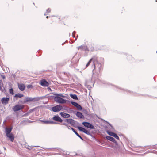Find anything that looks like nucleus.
Returning a JSON list of instances; mask_svg holds the SVG:
<instances>
[{
	"label": "nucleus",
	"instance_id": "nucleus-14",
	"mask_svg": "<svg viewBox=\"0 0 157 157\" xmlns=\"http://www.w3.org/2000/svg\"><path fill=\"white\" fill-rule=\"evenodd\" d=\"M32 101V98L27 97L25 98L23 101L21 102V104H24L26 102Z\"/></svg>",
	"mask_w": 157,
	"mask_h": 157
},
{
	"label": "nucleus",
	"instance_id": "nucleus-51",
	"mask_svg": "<svg viewBox=\"0 0 157 157\" xmlns=\"http://www.w3.org/2000/svg\"><path fill=\"white\" fill-rule=\"evenodd\" d=\"M68 121H69V118L65 119V120H63V121L64 122H65L68 123Z\"/></svg>",
	"mask_w": 157,
	"mask_h": 157
},
{
	"label": "nucleus",
	"instance_id": "nucleus-60",
	"mask_svg": "<svg viewBox=\"0 0 157 157\" xmlns=\"http://www.w3.org/2000/svg\"><path fill=\"white\" fill-rule=\"evenodd\" d=\"M22 101V99H21V100H20L19 101V102H20V103H21V102H22V101Z\"/></svg>",
	"mask_w": 157,
	"mask_h": 157
},
{
	"label": "nucleus",
	"instance_id": "nucleus-24",
	"mask_svg": "<svg viewBox=\"0 0 157 157\" xmlns=\"http://www.w3.org/2000/svg\"><path fill=\"white\" fill-rule=\"evenodd\" d=\"M70 96L71 98L74 99L78 100L77 95L75 94H70Z\"/></svg>",
	"mask_w": 157,
	"mask_h": 157
},
{
	"label": "nucleus",
	"instance_id": "nucleus-43",
	"mask_svg": "<svg viewBox=\"0 0 157 157\" xmlns=\"http://www.w3.org/2000/svg\"><path fill=\"white\" fill-rule=\"evenodd\" d=\"M36 147V146H28V147H26L27 149H31L33 147Z\"/></svg>",
	"mask_w": 157,
	"mask_h": 157
},
{
	"label": "nucleus",
	"instance_id": "nucleus-4",
	"mask_svg": "<svg viewBox=\"0 0 157 157\" xmlns=\"http://www.w3.org/2000/svg\"><path fill=\"white\" fill-rule=\"evenodd\" d=\"M24 106L20 104H16L13 107V109L14 112L20 111L24 108Z\"/></svg>",
	"mask_w": 157,
	"mask_h": 157
},
{
	"label": "nucleus",
	"instance_id": "nucleus-64",
	"mask_svg": "<svg viewBox=\"0 0 157 157\" xmlns=\"http://www.w3.org/2000/svg\"><path fill=\"white\" fill-rule=\"evenodd\" d=\"M48 17H49L48 16H46V18H48Z\"/></svg>",
	"mask_w": 157,
	"mask_h": 157
},
{
	"label": "nucleus",
	"instance_id": "nucleus-61",
	"mask_svg": "<svg viewBox=\"0 0 157 157\" xmlns=\"http://www.w3.org/2000/svg\"><path fill=\"white\" fill-rule=\"evenodd\" d=\"M4 150H5V151H6V148L5 147H3Z\"/></svg>",
	"mask_w": 157,
	"mask_h": 157
},
{
	"label": "nucleus",
	"instance_id": "nucleus-33",
	"mask_svg": "<svg viewBox=\"0 0 157 157\" xmlns=\"http://www.w3.org/2000/svg\"><path fill=\"white\" fill-rule=\"evenodd\" d=\"M9 93L12 95L14 94V90L12 88L9 89Z\"/></svg>",
	"mask_w": 157,
	"mask_h": 157
},
{
	"label": "nucleus",
	"instance_id": "nucleus-13",
	"mask_svg": "<svg viewBox=\"0 0 157 157\" xmlns=\"http://www.w3.org/2000/svg\"><path fill=\"white\" fill-rule=\"evenodd\" d=\"M6 136L8 138L11 142H13L14 140V137L12 133L6 135Z\"/></svg>",
	"mask_w": 157,
	"mask_h": 157
},
{
	"label": "nucleus",
	"instance_id": "nucleus-56",
	"mask_svg": "<svg viewBox=\"0 0 157 157\" xmlns=\"http://www.w3.org/2000/svg\"><path fill=\"white\" fill-rule=\"evenodd\" d=\"M71 119H71V118H69V121H68V124H70V122H71Z\"/></svg>",
	"mask_w": 157,
	"mask_h": 157
},
{
	"label": "nucleus",
	"instance_id": "nucleus-45",
	"mask_svg": "<svg viewBox=\"0 0 157 157\" xmlns=\"http://www.w3.org/2000/svg\"><path fill=\"white\" fill-rule=\"evenodd\" d=\"M33 86L32 85H29L27 86V88L28 89H29L30 88H32L33 87Z\"/></svg>",
	"mask_w": 157,
	"mask_h": 157
},
{
	"label": "nucleus",
	"instance_id": "nucleus-8",
	"mask_svg": "<svg viewBox=\"0 0 157 157\" xmlns=\"http://www.w3.org/2000/svg\"><path fill=\"white\" fill-rule=\"evenodd\" d=\"M78 49H81V51H89V49L88 48L87 46L86 45H82L78 47Z\"/></svg>",
	"mask_w": 157,
	"mask_h": 157
},
{
	"label": "nucleus",
	"instance_id": "nucleus-41",
	"mask_svg": "<svg viewBox=\"0 0 157 157\" xmlns=\"http://www.w3.org/2000/svg\"><path fill=\"white\" fill-rule=\"evenodd\" d=\"M82 110V112H83L86 114H87V115H88V111L87 110H86V109H83Z\"/></svg>",
	"mask_w": 157,
	"mask_h": 157
},
{
	"label": "nucleus",
	"instance_id": "nucleus-44",
	"mask_svg": "<svg viewBox=\"0 0 157 157\" xmlns=\"http://www.w3.org/2000/svg\"><path fill=\"white\" fill-rule=\"evenodd\" d=\"M66 122H64L63 121V122H62V124H62V125H65L67 127H68V124L66 123Z\"/></svg>",
	"mask_w": 157,
	"mask_h": 157
},
{
	"label": "nucleus",
	"instance_id": "nucleus-32",
	"mask_svg": "<svg viewBox=\"0 0 157 157\" xmlns=\"http://www.w3.org/2000/svg\"><path fill=\"white\" fill-rule=\"evenodd\" d=\"M71 104L73 106H75V107L78 104V103L74 101H71Z\"/></svg>",
	"mask_w": 157,
	"mask_h": 157
},
{
	"label": "nucleus",
	"instance_id": "nucleus-53",
	"mask_svg": "<svg viewBox=\"0 0 157 157\" xmlns=\"http://www.w3.org/2000/svg\"><path fill=\"white\" fill-rule=\"evenodd\" d=\"M94 140H95L96 141L98 142H99V140H98V139H97L95 137L94 138Z\"/></svg>",
	"mask_w": 157,
	"mask_h": 157
},
{
	"label": "nucleus",
	"instance_id": "nucleus-16",
	"mask_svg": "<svg viewBox=\"0 0 157 157\" xmlns=\"http://www.w3.org/2000/svg\"><path fill=\"white\" fill-rule=\"evenodd\" d=\"M76 128H78L80 131H82L85 134L88 131L87 130L82 127L78 126Z\"/></svg>",
	"mask_w": 157,
	"mask_h": 157
},
{
	"label": "nucleus",
	"instance_id": "nucleus-25",
	"mask_svg": "<svg viewBox=\"0 0 157 157\" xmlns=\"http://www.w3.org/2000/svg\"><path fill=\"white\" fill-rule=\"evenodd\" d=\"M102 83L104 84V86L106 87L112 86L111 84L105 81H103Z\"/></svg>",
	"mask_w": 157,
	"mask_h": 157
},
{
	"label": "nucleus",
	"instance_id": "nucleus-29",
	"mask_svg": "<svg viewBox=\"0 0 157 157\" xmlns=\"http://www.w3.org/2000/svg\"><path fill=\"white\" fill-rule=\"evenodd\" d=\"M39 101V98L38 97L32 98V101L35 102Z\"/></svg>",
	"mask_w": 157,
	"mask_h": 157
},
{
	"label": "nucleus",
	"instance_id": "nucleus-26",
	"mask_svg": "<svg viewBox=\"0 0 157 157\" xmlns=\"http://www.w3.org/2000/svg\"><path fill=\"white\" fill-rule=\"evenodd\" d=\"M90 123L86 122V121H84L83 122L82 124L85 127L88 128L89 126V124H90Z\"/></svg>",
	"mask_w": 157,
	"mask_h": 157
},
{
	"label": "nucleus",
	"instance_id": "nucleus-57",
	"mask_svg": "<svg viewBox=\"0 0 157 157\" xmlns=\"http://www.w3.org/2000/svg\"><path fill=\"white\" fill-rule=\"evenodd\" d=\"M13 77L14 78L16 76V75L15 74L12 75Z\"/></svg>",
	"mask_w": 157,
	"mask_h": 157
},
{
	"label": "nucleus",
	"instance_id": "nucleus-34",
	"mask_svg": "<svg viewBox=\"0 0 157 157\" xmlns=\"http://www.w3.org/2000/svg\"><path fill=\"white\" fill-rule=\"evenodd\" d=\"M89 51H94V47L92 45L89 47Z\"/></svg>",
	"mask_w": 157,
	"mask_h": 157
},
{
	"label": "nucleus",
	"instance_id": "nucleus-49",
	"mask_svg": "<svg viewBox=\"0 0 157 157\" xmlns=\"http://www.w3.org/2000/svg\"><path fill=\"white\" fill-rule=\"evenodd\" d=\"M2 86H0V90L2 92H3L4 91V90H6L5 89V87H3V89L2 88Z\"/></svg>",
	"mask_w": 157,
	"mask_h": 157
},
{
	"label": "nucleus",
	"instance_id": "nucleus-30",
	"mask_svg": "<svg viewBox=\"0 0 157 157\" xmlns=\"http://www.w3.org/2000/svg\"><path fill=\"white\" fill-rule=\"evenodd\" d=\"M76 107L78 109V110L80 111H81L82 110V107L81 105L78 104Z\"/></svg>",
	"mask_w": 157,
	"mask_h": 157
},
{
	"label": "nucleus",
	"instance_id": "nucleus-39",
	"mask_svg": "<svg viewBox=\"0 0 157 157\" xmlns=\"http://www.w3.org/2000/svg\"><path fill=\"white\" fill-rule=\"evenodd\" d=\"M92 62V59H90L89 61L88 62L86 66V67H88L90 64Z\"/></svg>",
	"mask_w": 157,
	"mask_h": 157
},
{
	"label": "nucleus",
	"instance_id": "nucleus-40",
	"mask_svg": "<svg viewBox=\"0 0 157 157\" xmlns=\"http://www.w3.org/2000/svg\"><path fill=\"white\" fill-rule=\"evenodd\" d=\"M54 95H57L58 96H59L60 97L65 98L66 96L64 95H63V94H55Z\"/></svg>",
	"mask_w": 157,
	"mask_h": 157
},
{
	"label": "nucleus",
	"instance_id": "nucleus-11",
	"mask_svg": "<svg viewBox=\"0 0 157 157\" xmlns=\"http://www.w3.org/2000/svg\"><path fill=\"white\" fill-rule=\"evenodd\" d=\"M9 99V97H3L1 99V101L2 104L6 105L8 103Z\"/></svg>",
	"mask_w": 157,
	"mask_h": 157
},
{
	"label": "nucleus",
	"instance_id": "nucleus-18",
	"mask_svg": "<svg viewBox=\"0 0 157 157\" xmlns=\"http://www.w3.org/2000/svg\"><path fill=\"white\" fill-rule=\"evenodd\" d=\"M18 88L21 91H23L25 90V86L24 84H18Z\"/></svg>",
	"mask_w": 157,
	"mask_h": 157
},
{
	"label": "nucleus",
	"instance_id": "nucleus-35",
	"mask_svg": "<svg viewBox=\"0 0 157 157\" xmlns=\"http://www.w3.org/2000/svg\"><path fill=\"white\" fill-rule=\"evenodd\" d=\"M86 134L90 136L93 139L95 137L93 135L91 134L88 131L86 133Z\"/></svg>",
	"mask_w": 157,
	"mask_h": 157
},
{
	"label": "nucleus",
	"instance_id": "nucleus-63",
	"mask_svg": "<svg viewBox=\"0 0 157 157\" xmlns=\"http://www.w3.org/2000/svg\"><path fill=\"white\" fill-rule=\"evenodd\" d=\"M68 153H69V152H68V153H67L66 152V153H65L64 154H66V155H70L69 154H68Z\"/></svg>",
	"mask_w": 157,
	"mask_h": 157
},
{
	"label": "nucleus",
	"instance_id": "nucleus-54",
	"mask_svg": "<svg viewBox=\"0 0 157 157\" xmlns=\"http://www.w3.org/2000/svg\"><path fill=\"white\" fill-rule=\"evenodd\" d=\"M1 76L3 79H4L5 78V75H2V74L1 75Z\"/></svg>",
	"mask_w": 157,
	"mask_h": 157
},
{
	"label": "nucleus",
	"instance_id": "nucleus-23",
	"mask_svg": "<svg viewBox=\"0 0 157 157\" xmlns=\"http://www.w3.org/2000/svg\"><path fill=\"white\" fill-rule=\"evenodd\" d=\"M91 59H92V61H93V64H95L97 63V62H98L97 60V57L96 56H94Z\"/></svg>",
	"mask_w": 157,
	"mask_h": 157
},
{
	"label": "nucleus",
	"instance_id": "nucleus-12",
	"mask_svg": "<svg viewBox=\"0 0 157 157\" xmlns=\"http://www.w3.org/2000/svg\"><path fill=\"white\" fill-rule=\"evenodd\" d=\"M59 114L62 117L64 118H67L70 117V115L69 114L63 112H60Z\"/></svg>",
	"mask_w": 157,
	"mask_h": 157
},
{
	"label": "nucleus",
	"instance_id": "nucleus-62",
	"mask_svg": "<svg viewBox=\"0 0 157 157\" xmlns=\"http://www.w3.org/2000/svg\"><path fill=\"white\" fill-rule=\"evenodd\" d=\"M68 153H69V152H68V153H67L66 152V153H65L64 154H66V155H70L69 154H68Z\"/></svg>",
	"mask_w": 157,
	"mask_h": 157
},
{
	"label": "nucleus",
	"instance_id": "nucleus-3",
	"mask_svg": "<svg viewBox=\"0 0 157 157\" xmlns=\"http://www.w3.org/2000/svg\"><path fill=\"white\" fill-rule=\"evenodd\" d=\"M63 107L59 105H56L55 106L52 107L51 108V110L54 112H59L62 109Z\"/></svg>",
	"mask_w": 157,
	"mask_h": 157
},
{
	"label": "nucleus",
	"instance_id": "nucleus-5",
	"mask_svg": "<svg viewBox=\"0 0 157 157\" xmlns=\"http://www.w3.org/2000/svg\"><path fill=\"white\" fill-rule=\"evenodd\" d=\"M107 132L109 136H112L117 140H119V137L116 133L108 130L107 131Z\"/></svg>",
	"mask_w": 157,
	"mask_h": 157
},
{
	"label": "nucleus",
	"instance_id": "nucleus-37",
	"mask_svg": "<svg viewBox=\"0 0 157 157\" xmlns=\"http://www.w3.org/2000/svg\"><path fill=\"white\" fill-rule=\"evenodd\" d=\"M75 120L72 119H71V121L70 122V124H71V126H73L75 124Z\"/></svg>",
	"mask_w": 157,
	"mask_h": 157
},
{
	"label": "nucleus",
	"instance_id": "nucleus-15",
	"mask_svg": "<svg viewBox=\"0 0 157 157\" xmlns=\"http://www.w3.org/2000/svg\"><path fill=\"white\" fill-rule=\"evenodd\" d=\"M13 129V127L11 126L10 128H8L7 127H6L5 128V133L6 135L9 134L11 133V132Z\"/></svg>",
	"mask_w": 157,
	"mask_h": 157
},
{
	"label": "nucleus",
	"instance_id": "nucleus-28",
	"mask_svg": "<svg viewBox=\"0 0 157 157\" xmlns=\"http://www.w3.org/2000/svg\"><path fill=\"white\" fill-rule=\"evenodd\" d=\"M40 121L41 122H43L44 124H49V121L46 120H40Z\"/></svg>",
	"mask_w": 157,
	"mask_h": 157
},
{
	"label": "nucleus",
	"instance_id": "nucleus-52",
	"mask_svg": "<svg viewBox=\"0 0 157 157\" xmlns=\"http://www.w3.org/2000/svg\"><path fill=\"white\" fill-rule=\"evenodd\" d=\"M51 11V10L49 8H48L46 10L47 13H49Z\"/></svg>",
	"mask_w": 157,
	"mask_h": 157
},
{
	"label": "nucleus",
	"instance_id": "nucleus-59",
	"mask_svg": "<svg viewBox=\"0 0 157 157\" xmlns=\"http://www.w3.org/2000/svg\"><path fill=\"white\" fill-rule=\"evenodd\" d=\"M48 90H52L51 89L50 87H48Z\"/></svg>",
	"mask_w": 157,
	"mask_h": 157
},
{
	"label": "nucleus",
	"instance_id": "nucleus-27",
	"mask_svg": "<svg viewBox=\"0 0 157 157\" xmlns=\"http://www.w3.org/2000/svg\"><path fill=\"white\" fill-rule=\"evenodd\" d=\"M36 109V108H35L29 110L28 111L27 113L26 114H29L30 113H32V112L34 111Z\"/></svg>",
	"mask_w": 157,
	"mask_h": 157
},
{
	"label": "nucleus",
	"instance_id": "nucleus-58",
	"mask_svg": "<svg viewBox=\"0 0 157 157\" xmlns=\"http://www.w3.org/2000/svg\"><path fill=\"white\" fill-rule=\"evenodd\" d=\"M59 149L58 150H59V151H61V150H62V151H63V152H65V151H64L63 150H61V149H60V148H59Z\"/></svg>",
	"mask_w": 157,
	"mask_h": 157
},
{
	"label": "nucleus",
	"instance_id": "nucleus-38",
	"mask_svg": "<svg viewBox=\"0 0 157 157\" xmlns=\"http://www.w3.org/2000/svg\"><path fill=\"white\" fill-rule=\"evenodd\" d=\"M47 95H46L44 96H41L40 97H38V98H39V100H42L45 98H47Z\"/></svg>",
	"mask_w": 157,
	"mask_h": 157
},
{
	"label": "nucleus",
	"instance_id": "nucleus-6",
	"mask_svg": "<svg viewBox=\"0 0 157 157\" xmlns=\"http://www.w3.org/2000/svg\"><path fill=\"white\" fill-rule=\"evenodd\" d=\"M91 79L90 78H89V79H86L85 80V86L87 87L89 90H90L91 88V86L90 85V83L91 82Z\"/></svg>",
	"mask_w": 157,
	"mask_h": 157
},
{
	"label": "nucleus",
	"instance_id": "nucleus-22",
	"mask_svg": "<svg viewBox=\"0 0 157 157\" xmlns=\"http://www.w3.org/2000/svg\"><path fill=\"white\" fill-rule=\"evenodd\" d=\"M24 96L23 94H20L17 93L15 94L14 96V97L16 98L17 99L18 98H21Z\"/></svg>",
	"mask_w": 157,
	"mask_h": 157
},
{
	"label": "nucleus",
	"instance_id": "nucleus-2",
	"mask_svg": "<svg viewBox=\"0 0 157 157\" xmlns=\"http://www.w3.org/2000/svg\"><path fill=\"white\" fill-rule=\"evenodd\" d=\"M55 95V97L54 101L60 104L65 103L67 101V100L63 98H62L60 97L59 96H58L57 95Z\"/></svg>",
	"mask_w": 157,
	"mask_h": 157
},
{
	"label": "nucleus",
	"instance_id": "nucleus-20",
	"mask_svg": "<svg viewBox=\"0 0 157 157\" xmlns=\"http://www.w3.org/2000/svg\"><path fill=\"white\" fill-rule=\"evenodd\" d=\"M70 128L77 136L79 137L82 140H84L83 138L75 131V130L72 127H70Z\"/></svg>",
	"mask_w": 157,
	"mask_h": 157
},
{
	"label": "nucleus",
	"instance_id": "nucleus-50",
	"mask_svg": "<svg viewBox=\"0 0 157 157\" xmlns=\"http://www.w3.org/2000/svg\"><path fill=\"white\" fill-rule=\"evenodd\" d=\"M98 143L100 144H101L102 145H104V142H103V141H101L99 140V142Z\"/></svg>",
	"mask_w": 157,
	"mask_h": 157
},
{
	"label": "nucleus",
	"instance_id": "nucleus-46",
	"mask_svg": "<svg viewBox=\"0 0 157 157\" xmlns=\"http://www.w3.org/2000/svg\"><path fill=\"white\" fill-rule=\"evenodd\" d=\"M76 33V32L75 31H74L72 33V36L73 37V38H75V34Z\"/></svg>",
	"mask_w": 157,
	"mask_h": 157
},
{
	"label": "nucleus",
	"instance_id": "nucleus-42",
	"mask_svg": "<svg viewBox=\"0 0 157 157\" xmlns=\"http://www.w3.org/2000/svg\"><path fill=\"white\" fill-rule=\"evenodd\" d=\"M49 124H59V123H58L57 122H54L53 121H49Z\"/></svg>",
	"mask_w": 157,
	"mask_h": 157
},
{
	"label": "nucleus",
	"instance_id": "nucleus-21",
	"mask_svg": "<svg viewBox=\"0 0 157 157\" xmlns=\"http://www.w3.org/2000/svg\"><path fill=\"white\" fill-rule=\"evenodd\" d=\"M70 153V155L71 156H82V153H79L78 154L76 152H71L69 153Z\"/></svg>",
	"mask_w": 157,
	"mask_h": 157
},
{
	"label": "nucleus",
	"instance_id": "nucleus-47",
	"mask_svg": "<svg viewBox=\"0 0 157 157\" xmlns=\"http://www.w3.org/2000/svg\"><path fill=\"white\" fill-rule=\"evenodd\" d=\"M3 83L2 80H0V86H2L3 87Z\"/></svg>",
	"mask_w": 157,
	"mask_h": 157
},
{
	"label": "nucleus",
	"instance_id": "nucleus-9",
	"mask_svg": "<svg viewBox=\"0 0 157 157\" xmlns=\"http://www.w3.org/2000/svg\"><path fill=\"white\" fill-rule=\"evenodd\" d=\"M52 119L54 121L59 122L60 123H62L63 120L58 115L54 116L52 118Z\"/></svg>",
	"mask_w": 157,
	"mask_h": 157
},
{
	"label": "nucleus",
	"instance_id": "nucleus-17",
	"mask_svg": "<svg viewBox=\"0 0 157 157\" xmlns=\"http://www.w3.org/2000/svg\"><path fill=\"white\" fill-rule=\"evenodd\" d=\"M54 94H50V95H49L48 94H47V98L48 99L47 102H46L45 103H44V104H47V103L48 102V100L49 99H54L55 100V96L54 95H55Z\"/></svg>",
	"mask_w": 157,
	"mask_h": 157
},
{
	"label": "nucleus",
	"instance_id": "nucleus-36",
	"mask_svg": "<svg viewBox=\"0 0 157 157\" xmlns=\"http://www.w3.org/2000/svg\"><path fill=\"white\" fill-rule=\"evenodd\" d=\"M118 88L119 89H120L121 90H124V91H126L127 92H128L129 93H131L132 92L131 91H130V90H125L124 89H122L121 88Z\"/></svg>",
	"mask_w": 157,
	"mask_h": 157
},
{
	"label": "nucleus",
	"instance_id": "nucleus-7",
	"mask_svg": "<svg viewBox=\"0 0 157 157\" xmlns=\"http://www.w3.org/2000/svg\"><path fill=\"white\" fill-rule=\"evenodd\" d=\"M105 138L107 140L114 142L115 143V146H118L117 142L113 137L110 136H106Z\"/></svg>",
	"mask_w": 157,
	"mask_h": 157
},
{
	"label": "nucleus",
	"instance_id": "nucleus-48",
	"mask_svg": "<svg viewBox=\"0 0 157 157\" xmlns=\"http://www.w3.org/2000/svg\"><path fill=\"white\" fill-rule=\"evenodd\" d=\"M64 110H67L68 109H69V110H70L72 111L71 109V108H69V107H65L64 108Z\"/></svg>",
	"mask_w": 157,
	"mask_h": 157
},
{
	"label": "nucleus",
	"instance_id": "nucleus-31",
	"mask_svg": "<svg viewBox=\"0 0 157 157\" xmlns=\"http://www.w3.org/2000/svg\"><path fill=\"white\" fill-rule=\"evenodd\" d=\"M90 129H94L95 128L94 126L90 123L89 125V127L88 128Z\"/></svg>",
	"mask_w": 157,
	"mask_h": 157
},
{
	"label": "nucleus",
	"instance_id": "nucleus-55",
	"mask_svg": "<svg viewBox=\"0 0 157 157\" xmlns=\"http://www.w3.org/2000/svg\"><path fill=\"white\" fill-rule=\"evenodd\" d=\"M108 123L109 124V125L110 126L112 129L114 128L113 126L109 122H108Z\"/></svg>",
	"mask_w": 157,
	"mask_h": 157
},
{
	"label": "nucleus",
	"instance_id": "nucleus-10",
	"mask_svg": "<svg viewBox=\"0 0 157 157\" xmlns=\"http://www.w3.org/2000/svg\"><path fill=\"white\" fill-rule=\"evenodd\" d=\"M40 84L44 87H48L49 86L48 82L45 79L41 80Z\"/></svg>",
	"mask_w": 157,
	"mask_h": 157
},
{
	"label": "nucleus",
	"instance_id": "nucleus-1",
	"mask_svg": "<svg viewBox=\"0 0 157 157\" xmlns=\"http://www.w3.org/2000/svg\"><path fill=\"white\" fill-rule=\"evenodd\" d=\"M92 67L94 68V69L92 71L93 73L95 71H96L98 74V73H100L103 69V66L102 64L99 62L95 64H93Z\"/></svg>",
	"mask_w": 157,
	"mask_h": 157
},
{
	"label": "nucleus",
	"instance_id": "nucleus-19",
	"mask_svg": "<svg viewBox=\"0 0 157 157\" xmlns=\"http://www.w3.org/2000/svg\"><path fill=\"white\" fill-rule=\"evenodd\" d=\"M76 116L80 119H84V116L82 113L79 111H77L76 114Z\"/></svg>",
	"mask_w": 157,
	"mask_h": 157
}]
</instances>
